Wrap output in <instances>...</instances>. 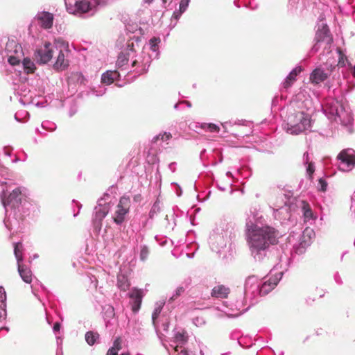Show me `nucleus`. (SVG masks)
<instances>
[{
    "instance_id": "1",
    "label": "nucleus",
    "mask_w": 355,
    "mask_h": 355,
    "mask_svg": "<svg viewBox=\"0 0 355 355\" xmlns=\"http://www.w3.org/2000/svg\"><path fill=\"white\" fill-rule=\"evenodd\" d=\"M279 232L270 226L259 227L257 225H248L246 241L250 252L259 254L268 249L270 245L278 243Z\"/></svg>"
},
{
    "instance_id": "2",
    "label": "nucleus",
    "mask_w": 355,
    "mask_h": 355,
    "mask_svg": "<svg viewBox=\"0 0 355 355\" xmlns=\"http://www.w3.org/2000/svg\"><path fill=\"white\" fill-rule=\"evenodd\" d=\"M287 125L291 134L298 135L311 127V120L308 114L299 112L289 116Z\"/></svg>"
},
{
    "instance_id": "3",
    "label": "nucleus",
    "mask_w": 355,
    "mask_h": 355,
    "mask_svg": "<svg viewBox=\"0 0 355 355\" xmlns=\"http://www.w3.org/2000/svg\"><path fill=\"white\" fill-rule=\"evenodd\" d=\"M315 44L313 49L317 51H318L320 44H324V48L328 51H330L331 46L333 43V36L330 32V30L326 24H322L318 26L315 35Z\"/></svg>"
},
{
    "instance_id": "4",
    "label": "nucleus",
    "mask_w": 355,
    "mask_h": 355,
    "mask_svg": "<svg viewBox=\"0 0 355 355\" xmlns=\"http://www.w3.org/2000/svg\"><path fill=\"white\" fill-rule=\"evenodd\" d=\"M21 196L22 193L20 188H15L9 193L3 191L1 196L3 207H9L11 209L18 208L22 201Z\"/></svg>"
},
{
    "instance_id": "5",
    "label": "nucleus",
    "mask_w": 355,
    "mask_h": 355,
    "mask_svg": "<svg viewBox=\"0 0 355 355\" xmlns=\"http://www.w3.org/2000/svg\"><path fill=\"white\" fill-rule=\"evenodd\" d=\"M130 207V198L125 196L121 197L113 216V220L116 224L121 225L125 220V215L128 213Z\"/></svg>"
},
{
    "instance_id": "6",
    "label": "nucleus",
    "mask_w": 355,
    "mask_h": 355,
    "mask_svg": "<svg viewBox=\"0 0 355 355\" xmlns=\"http://www.w3.org/2000/svg\"><path fill=\"white\" fill-rule=\"evenodd\" d=\"M58 48L51 44L49 42H46L44 46L37 49L35 53V57L39 64H46L49 62L53 58V54L55 50Z\"/></svg>"
},
{
    "instance_id": "7",
    "label": "nucleus",
    "mask_w": 355,
    "mask_h": 355,
    "mask_svg": "<svg viewBox=\"0 0 355 355\" xmlns=\"http://www.w3.org/2000/svg\"><path fill=\"white\" fill-rule=\"evenodd\" d=\"M335 67L331 65L327 67L326 70L321 67L315 68L311 73L309 76L310 82L313 85H318L325 81L331 75L333 69Z\"/></svg>"
},
{
    "instance_id": "8",
    "label": "nucleus",
    "mask_w": 355,
    "mask_h": 355,
    "mask_svg": "<svg viewBox=\"0 0 355 355\" xmlns=\"http://www.w3.org/2000/svg\"><path fill=\"white\" fill-rule=\"evenodd\" d=\"M338 159L340 161L343 167L340 168L343 171H349L355 166V155L350 153L349 149L343 150L338 155Z\"/></svg>"
},
{
    "instance_id": "9",
    "label": "nucleus",
    "mask_w": 355,
    "mask_h": 355,
    "mask_svg": "<svg viewBox=\"0 0 355 355\" xmlns=\"http://www.w3.org/2000/svg\"><path fill=\"white\" fill-rule=\"evenodd\" d=\"M128 295L130 298V304L131 305V309L134 313H136L141 308L142 298L144 296L143 291L141 289L134 288L129 293Z\"/></svg>"
},
{
    "instance_id": "10",
    "label": "nucleus",
    "mask_w": 355,
    "mask_h": 355,
    "mask_svg": "<svg viewBox=\"0 0 355 355\" xmlns=\"http://www.w3.org/2000/svg\"><path fill=\"white\" fill-rule=\"evenodd\" d=\"M108 209L106 207H99L95 213L93 218L94 228L96 231L99 232L102 227V221L103 218L107 215Z\"/></svg>"
},
{
    "instance_id": "11",
    "label": "nucleus",
    "mask_w": 355,
    "mask_h": 355,
    "mask_svg": "<svg viewBox=\"0 0 355 355\" xmlns=\"http://www.w3.org/2000/svg\"><path fill=\"white\" fill-rule=\"evenodd\" d=\"M65 53H67V50L65 51L60 49L58 55L56 58V60L53 64V69L56 71H64L69 65V60L66 58Z\"/></svg>"
},
{
    "instance_id": "12",
    "label": "nucleus",
    "mask_w": 355,
    "mask_h": 355,
    "mask_svg": "<svg viewBox=\"0 0 355 355\" xmlns=\"http://www.w3.org/2000/svg\"><path fill=\"white\" fill-rule=\"evenodd\" d=\"M279 279L277 277H270L268 280L263 282L259 289L261 295H266L269 292L273 290L277 285Z\"/></svg>"
},
{
    "instance_id": "13",
    "label": "nucleus",
    "mask_w": 355,
    "mask_h": 355,
    "mask_svg": "<svg viewBox=\"0 0 355 355\" xmlns=\"http://www.w3.org/2000/svg\"><path fill=\"white\" fill-rule=\"evenodd\" d=\"M37 19L41 24V26L45 29L52 27L53 22V15L49 12H42L37 15Z\"/></svg>"
},
{
    "instance_id": "14",
    "label": "nucleus",
    "mask_w": 355,
    "mask_h": 355,
    "mask_svg": "<svg viewBox=\"0 0 355 355\" xmlns=\"http://www.w3.org/2000/svg\"><path fill=\"white\" fill-rule=\"evenodd\" d=\"M230 293V288L224 285H217L211 291V295L216 298H227Z\"/></svg>"
},
{
    "instance_id": "15",
    "label": "nucleus",
    "mask_w": 355,
    "mask_h": 355,
    "mask_svg": "<svg viewBox=\"0 0 355 355\" xmlns=\"http://www.w3.org/2000/svg\"><path fill=\"white\" fill-rule=\"evenodd\" d=\"M302 71V67H296L293 69L286 77V80L283 83V87L285 89H288L293 85L296 80V77Z\"/></svg>"
},
{
    "instance_id": "16",
    "label": "nucleus",
    "mask_w": 355,
    "mask_h": 355,
    "mask_svg": "<svg viewBox=\"0 0 355 355\" xmlns=\"http://www.w3.org/2000/svg\"><path fill=\"white\" fill-rule=\"evenodd\" d=\"M7 54L21 55L22 47L14 40H9L6 45Z\"/></svg>"
},
{
    "instance_id": "17",
    "label": "nucleus",
    "mask_w": 355,
    "mask_h": 355,
    "mask_svg": "<svg viewBox=\"0 0 355 355\" xmlns=\"http://www.w3.org/2000/svg\"><path fill=\"white\" fill-rule=\"evenodd\" d=\"M18 271L21 279L26 283H31L32 281V272L31 270L25 265L18 263Z\"/></svg>"
},
{
    "instance_id": "18",
    "label": "nucleus",
    "mask_w": 355,
    "mask_h": 355,
    "mask_svg": "<svg viewBox=\"0 0 355 355\" xmlns=\"http://www.w3.org/2000/svg\"><path fill=\"white\" fill-rule=\"evenodd\" d=\"M76 10L85 13L92 9L94 4L87 0H82L76 2Z\"/></svg>"
},
{
    "instance_id": "19",
    "label": "nucleus",
    "mask_w": 355,
    "mask_h": 355,
    "mask_svg": "<svg viewBox=\"0 0 355 355\" xmlns=\"http://www.w3.org/2000/svg\"><path fill=\"white\" fill-rule=\"evenodd\" d=\"M119 75L116 71H108L102 75L101 82L106 85H110L117 78Z\"/></svg>"
},
{
    "instance_id": "20",
    "label": "nucleus",
    "mask_w": 355,
    "mask_h": 355,
    "mask_svg": "<svg viewBox=\"0 0 355 355\" xmlns=\"http://www.w3.org/2000/svg\"><path fill=\"white\" fill-rule=\"evenodd\" d=\"M22 64L26 73H34L36 69L34 62L28 58H25L23 60Z\"/></svg>"
},
{
    "instance_id": "21",
    "label": "nucleus",
    "mask_w": 355,
    "mask_h": 355,
    "mask_svg": "<svg viewBox=\"0 0 355 355\" xmlns=\"http://www.w3.org/2000/svg\"><path fill=\"white\" fill-rule=\"evenodd\" d=\"M324 112L329 114L331 116H334L338 114L337 103L332 102L327 103L324 107Z\"/></svg>"
},
{
    "instance_id": "22",
    "label": "nucleus",
    "mask_w": 355,
    "mask_h": 355,
    "mask_svg": "<svg viewBox=\"0 0 355 355\" xmlns=\"http://www.w3.org/2000/svg\"><path fill=\"white\" fill-rule=\"evenodd\" d=\"M117 286L121 291H126L130 286L127 277L123 275L117 277Z\"/></svg>"
},
{
    "instance_id": "23",
    "label": "nucleus",
    "mask_w": 355,
    "mask_h": 355,
    "mask_svg": "<svg viewBox=\"0 0 355 355\" xmlns=\"http://www.w3.org/2000/svg\"><path fill=\"white\" fill-rule=\"evenodd\" d=\"M98 338L99 334L97 332L89 331L85 334V340L90 346L94 345Z\"/></svg>"
},
{
    "instance_id": "24",
    "label": "nucleus",
    "mask_w": 355,
    "mask_h": 355,
    "mask_svg": "<svg viewBox=\"0 0 355 355\" xmlns=\"http://www.w3.org/2000/svg\"><path fill=\"white\" fill-rule=\"evenodd\" d=\"M23 245L21 243L18 242L15 244L14 253L17 260L18 263H20L23 260Z\"/></svg>"
},
{
    "instance_id": "25",
    "label": "nucleus",
    "mask_w": 355,
    "mask_h": 355,
    "mask_svg": "<svg viewBox=\"0 0 355 355\" xmlns=\"http://www.w3.org/2000/svg\"><path fill=\"white\" fill-rule=\"evenodd\" d=\"M147 162L149 164H153L158 161L157 153L153 148H150L147 153L146 156Z\"/></svg>"
},
{
    "instance_id": "26",
    "label": "nucleus",
    "mask_w": 355,
    "mask_h": 355,
    "mask_svg": "<svg viewBox=\"0 0 355 355\" xmlns=\"http://www.w3.org/2000/svg\"><path fill=\"white\" fill-rule=\"evenodd\" d=\"M302 211L305 218L310 219L313 216L312 210L308 202L302 201Z\"/></svg>"
},
{
    "instance_id": "27",
    "label": "nucleus",
    "mask_w": 355,
    "mask_h": 355,
    "mask_svg": "<svg viewBox=\"0 0 355 355\" xmlns=\"http://www.w3.org/2000/svg\"><path fill=\"white\" fill-rule=\"evenodd\" d=\"M6 293L3 286H0V311H6Z\"/></svg>"
},
{
    "instance_id": "28",
    "label": "nucleus",
    "mask_w": 355,
    "mask_h": 355,
    "mask_svg": "<svg viewBox=\"0 0 355 355\" xmlns=\"http://www.w3.org/2000/svg\"><path fill=\"white\" fill-rule=\"evenodd\" d=\"M202 127L210 132H218L220 130V128L214 123H205Z\"/></svg>"
},
{
    "instance_id": "29",
    "label": "nucleus",
    "mask_w": 355,
    "mask_h": 355,
    "mask_svg": "<svg viewBox=\"0 0 355 355\" xmlns=\"http://www.w3.org/2000/svg\"><path fill=\"white\" fill-rule=\"evenodd\" d=\"M8 61L10 64H11L12 66H15V65H17L19 64L21 55H15L8 54Z\"/></svg>"
},
{
    "instance_id": "30",
    "label": "nucleus",
    "mask_w": 355,
    "mask_h": 355,
    "mask_svg": "<svg viewBox=\"0 0 355 355\" xmlns=\"http://www.w3.org/2000/svg\"><path fill=\"white\" fill-rule=\"evenodd\" d=\"M149 254L148 248L146 246L142 247L140 252L141 259L144 261L147 259Z\"/></svg>"
},
{
    "instance_id": "31",
    "label": "nucleus",
    "mask_w": 355,
    "mask_h": 355,
    "mask_svg": "<svg viewBox=\"0 0 355 355\" xmlns=\"http://www.w3.org/2000/svg\"><path fill=\"white\" fill-rule=\"evenodd\" d=\"M315 171V167L313 162H309L308 166L306 168V172L309 175L310 179L313 178V174Z\"/></svg>"
},
{
    "instance_id": "32",
    "label": "nucleus",
    "mask_w": 355,
    "mask_h": 355,
    "mask_svg": "<svg viewBox=\"0 0 355 355\" xmlns=\"http://www.w3.org/2000/svg\"><path fill=\"white\" fill-rule=\"evenodd\" d=\"M175 339L178 340V341H180L182 343H184L187 341V336L184 335V333H180V332H178L175 334Z\"/></svg>"
},
{
    "instance_id": "33",
    "label": "nucleus",
    "mask_w": 355,
    "mask_h": 355,
    "mask_svg": "<svg viewBox=\"0 0 355 355\" xmlns=\"http://www.w3.org/2000/svg\"><path fill=\"white\" fill-rule=\"evenodd\" d=\"M112 348H114V349H116L117 351H119L121 349V340L119 337H118L115 339Z\"/></svg>"
},
{
    "instance_id": "34",
    "label": "nucleus",
    "mask_w": 355,
    "mask_h": 355,
    "mask_svg": "<svg viewBox=\"0 0 355 355\" xmlns=\"http://www.w3.org/2000/svg\"><path fill=\"white\" fill-rule=\"evenodd\" d=\"M189 0H181L180 3V13L184 12L189 5Z\"/></svg>"
},
{
    "instance_id": "35",
    "label": "nucleus",
    "mask_w": 355,
    "mask_h": 355,
    "mask_svg": "<svg viewBox=\"0 0 355 355\" xmlns=\"http://www.w3.org/2000/svg\"><path fill=\"white\" fill-rule=\"evenodd\" d=\"M318 184L320 186V190L323 192L326 191L327 187V182L324 179L320 178L318 180Z\"/></svg>"
},
{
    "instance_id": "36",
    "label": "nucleus",
    "mask_w": 355,
    "mask_h": 355,
    "mask_svg": "<svg viewBox=\"0 0 355 355\" xmlns=\"http://www.w3.org/2000/svg\"><path fill=\"white\" fill-rule=\"evenodd\" d=\"M184 292V288L182 286L178 287L176 289L175 294L172 296L171 300H175L178 296L182 295Z\"/></svg>"
},
{
    "instance_id": "37",
    "label": "nucleus",
    "mask_w": 355,
    "mask_h": 355,
    "mask_svg": "<svg viewBox=\"0 0 355 355\" xmlns=\"http://www.w3.org/2000/svg\"><path fill=\"white\" fill-rule=\"evenodd\" d=\"M175 351L178 352L177 355H189L188 352L182 348V347H179L178 346L175 347Z\"/></svg>"
},
{
    "instance_id": "38",
    "label": "nucleus",
    "mask_w": 355,
    "mask_h": 355,
    "mask_svg": "<svg viewBox=\"0 0 355 355\" xmlns=\"http://www.w3.org/2000/svg\"><path fill=\"white\" fill-rule=\"evenodd\" d=\"M338 51L340 54V58H339V60L338 62V65L340 66V67H343V66H345V60L346 58H344V55L342 53L340 49H338Z\"/></svg>"
},
{
    "instance_id": "39",
    "label": "nucleus",
    "mask_w": 355,
    "mask_h": 355,
    "mask_svg": "<svg viewBox=\"0 0 355 355\" xmlns=\"http://www.w3.org/2000/svg\"><path fill=\"white\" fill-rule=\"evenodd\" d=\"M128 59L125 55H120L118 58V64L123 65L128 62Z\"/></svg>"
},
{
    "instance_id": "40",
    "label": "nucleus",
    "mask_w": 355,
    "mask_h": 355,
    "mask_svg": "<svg viewBox=\"0 0 355 355\" xmlns=\"http://www.w3.org/2000/svg\"><path fill=\"white\" fill-rule=\"evenodd\" d=\"M172 135L169 132H164L163 135H160V139L162 141H166L170 139Z\"/></svg>"
},
{
    "instance_id": "41",
    "label": "nucleus",
    "mask_w": 355,
    "mask_h": 355,
    "mask_svg": "<svg viewBox=\"0 0 355 355\" xmlns=\"http://www.w3.org/2000/svg\"><path fill=\"white\" fill-rule=\"evenodd\" d=\"M313 234V231L312 230L306 228L303 232V236L305 237L306 236H307L309 238H311V236Z\"/></svg>"
},
{
    "instance_id": "42",
    "label": "nucleus",
    "mask_w": 355,
    "mask_h": 355,
    "mask_svg": "<svg viewBox=\"0 0 355 355\" xmlns=\"http://www.w3.org/2000/svg\"><path fill=\"white\" fill-rule=\"evenodd\" d=\"M159 313L160 310L159 309H155V311L153 313L152 319L153 322H155V320L158 318Z\"/></svg>"
},
{
    "instance_id": "43",
    "label": "nucleus",
    "mask_w": 355,
    "mask_h": 355,
    "mask_svg": "<svg viewBox=\"0 0 355 355\" xmlns=\"http://www.w3.org/2000/svg\"><path fill=\"white\" fill-rule=\"evenodd\" d=\"M118 352H119V351L111 347L107 352L106 355H118Z\"/></svg>"
},
{
    "instance_id": "44",
    "label": "nucleus",
    "mask_w": 355,
    "mask_h": 355,
    "mask_svg": "<svg viewBox=\"0 0 355 355\" xmlns=\"http://www.w3.org/2000/svg\"><path fill=\"white\" fill-rule=\"evenodd\" d=\"M159 41V40L158 38L153 37L150 39V42L153 46H155Z\"/></svg>"
},
{
    "instance_id": "45",
    "label": "nucleus",
    "mask_w": 355,
    "mask_h": 355,
    "mask_svg": "<svg viewBox=\"0 0 355 355\" xmlns=\"http://www.w3.org/2000/svg\"><path fill=\"white\" fill-rule=\"evenodd\" d=\"M60 324L58 322H55L53 325V330L58 331L60 330Z\"/></svg>"
},
{
    "instance_id": "46",
    "label": "nucleus",
    "mask_w": 355,
    "mask_h": 355,
    "mask_svg": "<svg viewBox=\"0 0 355 355\" xmlns=\"http://www.w3.org/2000/svg\"><path fill=\"white\" fill-rule=\"evenodd\" d=\"M159 139H160V135H157V136H155V137L152 139V143H153V144H155V143H156Z\"/></svg>"
},
{
    "instance_id": "47",
    "label": "nucleus",
    "mask_w": 355,
    "mask_h": 355,
    "mask_svg": "<svg viewBox=\"0 0 355 355\" xmlns=\"http://www.w3.org/2000/svg\"><path fill=\"white\" fill-rule=\"evenodd\" d=\"M304 159H305L306 162H307L309 164V153H304Z\"/></svg>"
},
{
    "instance_id": "48",
    "label": "nucleus",
    "mask_w": 355,
    "mask_h": 355,
    "mask_svg": "<svg viewBox=\"0 0 355 355\" xmlns=\"http://www.w3.org/2000/svg\"><path fill=\"white\" fill-rule=\"evenodd\" d=\"M146 3H150L153 0H144Z\"/></svg>"
},
{
    "instance_id": "49",
    "label": "nucleus",
    "mask_w": 355,
    "mask_h": 355,
    "mask_svg": "<svg viewBox=\"0 0 355 355\" xmlns=\"http://www.w3.org/2000/svg\"><path fill=\"white\" fill-rule=\"evenodd\" d=\"M137 62V60L133 61V62L132 63V66L135 67L136 65Z\"/></svg>"
},
{
    "instance_id": "50",
    "label": "nucleus",
    "mask_w": 355,
    "mask_h": 355,
    "mask_svg": "<svg viewBox=\"0 0 355 355\" xmlns=\"http://www.w3.org/2000/svg\"><path fill=\"white\" fill-rule=\"evenodd\" d=\"M133 46H134V44H132V46H130L131 50H133Z\"/></svg>"
},
{
    "instance_id": "51",
    "label": "nucleus",
    "mask_w": 355,
    "mask_h": 355,
    "mask_svg": "<svg viewBox=\"0 0 355 355\" xmlns=\"http://www.w3.org/2000/svg\"><path fill=\"white\" fill-rule=\"evenodd\" d=\"M133 46H134V44H132V46H130L131 50H133Z\"/></svg>"
},
{
    "instance_id": "52",
    "label": "nucleus",
    "mask_w": 355,
    "mask_h": 355,
    "mask_svg": "<svg viewBox=\"0 0 355 355\" xmlns=\"http://www.w3.org/2000/svg\"><path fill=\"white\" fill-rule=\"evenodd\" d=\"M163 1H164V3H166V0H163Z\"/></svg>"
}]
</instances>
